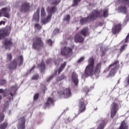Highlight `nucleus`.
Masks as SVG:
<instances>
[{"label": "nucleus", "mask_w": 129, "mask_h": 129, "mask_svg": "<svg viewBox=\"0 0 129 129\" xmlns=\"http://www.w3.org/2000/svg\"><path fill=\"white\" fill-rule=\"evenodd\" d=\"M10 12H11V9L9 8H3L2 9V11H0V17L3 15V17L10 19L11 18V15L9 13Z\"/></svg>", "instance_id": "nucleus-13"}, {"label": "nucleus", "mask_w": 129, "mask_h": 129, "mask_svg": "<svg viewBox=\"0 0 129 129\" xmlns=\"http://www.w3.org/2000/svg\"><path fill=\"white\" fill-rule=\"evenodd\" d=\"M40 9L38 8L37 10L36 11V12L33 14V19H32V21L33 22H35L36 23H38L40 21Z\"/></svg>", "instance_id": "nucleus-17"}, {"label": "nucleus", "mask_w": 129, "mask_h": 129, "mask_svg": "<svg viewBox=\"0 0 129 129\" xmlns=\"http://www.w3.org/2000/svg\"><path fill=\"white\" fill-rule=\"evenodd\" d=\"M65 79V76H64V75H61L60 77L57 78V82H59L62 80H64Z\"/></svg>", "instance_id": "nucleus-32"}, {"label": "nucleus", "mask_w": 129, "mask_h": 129, "mask_svg": "<svg viewBox=\"0 0 129 129\" xmlns=\"http://www.w3.org/2000/svg\"><path fill=\"white\" fill-rule=\"evenodd\" d=\"M6 84V80H2L0 81L1 86H4Z\"/></svg>", "instance_id": "nucleus-37"}, {"label": "nucleus", "mask_w": 129, "mask_h": 129, "mask_svg": "<svg viewBox=\"0 0 129 129\" xmlns=\"http://www.w3.org/2000/svg\"><path fill=\"white\" fill-rule=\"evenodd\" d=\"M125 46H126V45H123L120 48V53H122L123 50L125 49Z\"/></svg>", "instance_id": "nucleus-34"}, {"label": "nucleus", "mask_w": 129, "mask_h": 129, "mask_svg": "<svg viewBox=\"0 0 129 129\" xmlns=\"http://www.w3.org/2000/svg\"><path fill=\"white\" fill-rule=\"evenodd\" d=\"M2 100V95H0V103H1V100Z\"/></svg>", "instance_id": "nucleus-55"}, {"label": "nucleus", "mask_w": 129, "mask_h": 129, "mask_svg": "<svg viewBox=\"0 0 129 129\" xmlns=\"http://www.w3.org/2000/svg\"><path fill=\"white\" fill-rule=\"evenodd\" d=\"M13 44L12 39L11 38H5L3 40V45L5 46L6 49L11 50V47Z\"/></svg>", "instance_id": "nucleus-12"}, {"label": "nucleus", "mask_w": 129, "mask_h": 129, "mask_svg": "<svg viewBox=\"0 0 129 129\" xmlns=\"http://www.w3.org/2000/svg\"><path fill=\"white\" fill-rule=\"evenodd\" d=\"M101 62H99L96 64V67H94V58L92 57L89 58V59H88V65L85 68L83 77L88 78V77H92L93 75L99 74L101 69Z\"/></svg>", "instance_id": "nucleus-1"}, {"label": "nucleus", "mask_w": 129, "mask_h": 129, "mask_svg": "<svg viewBox=\"0 0 129 129\" xmlns=\"http://www.w3.org/2000/svg\"><path fill=\"white\" fill-rule=\"evenodd\" d=\"M34 68H35V66H33V68L30 70V73L34 70Z\"/></svg>", "instance_id": "nucleus-49"}, {"label": "nucleus", "mask_w": 129, "mask_h": 129, "mask_svg": "<svg viewBox=\"0 0 129 129\" xmlns=\"http://www.w3.org/2000/svg\"><path fill=\"white\" fill-rule=\"evenodd\" d=\"M5 37H3L2 36V35L0 34V40L2 39V38H5Z\"/></svg>", "instance_id": "nucleus-50"}, {"label": "nucleus", "mask_w": 129, "mask_h": 129, "mask_svg": "<svg viewBox=\"0 0 129 129\" xmlns=\"http://www.w3.org/2000/svg\"><path fill=\"white\" fill-rule=\"evenodd\" d=\"M107 124V121L106 120H102L99 123V126L97 129H104Z\"/></svg>", "instance_id": "nucleus-22"}, {"label": "nucleus", "mask_w": 129, "mask_h": 129, "mask_svg": "<svg viewBox=\"0 0 129 129\" xmlns=\"http://www.w3.org/2000/svg\"><path fill=\"white\" fill-rule=\"evenodd\" d=\"M17 128L18 129H26V119L25 117L19 118Z\"/></svg>", "instance_id": "nucleus-14"}, {"label": "nucleus", "mask_w": 129, "mask_h": 129, "mask_svg": "<svg viewBox=\"0 0 129 129\" xmlns=\"http://www.w3.org/2000/svg\"><path fill=\"white\" fill-rule=\"evenodd\" d=\"M77 29H78V28H77Z\"/></svg>", "instance_id": "nucleus-59"}, {"label": "nucleus", "mask_w": 129, "mask_h": 129, "mask_svg": "<svg viewBox=\"0 0 129 129\" xmlns=\"http://www.w3.org/2000/svg\"><path fill=\"white\" fill-rule=\"evenodd\" d=\"M24 61L22 55L17 56V59L15 58L12 62L10 64L9 67V69L10 70H14L17 69V66L20 67L23 64V62Z\"/></svg>", "instance_id": "nucleus-6"}, {"label": "nucleus", "mask_w": 129, "mask_h": 129, "mask_svg": "<svg viewBox=\"0 0 129 129\" xmlns=\"http://www.w3.org/2000/svg\"><path fill=\"white\" fill-rule=\"evenodd\" d=\"M12 59V56L11 53H7V60L8 61H11Z\"/></svg>", "instance_id": "nucleus-35"}, {"label": "nucleus", "mask_w": 129, "mask_h": 129, "mask_svg": "<svg viewBox=\"0 0 129 129\" xmlns=\"http://www.w3.org/2000/svg\"><path fill=\"white\" fill-rule=\"evenodd\" d=\"M38 98H39V94H36L34 95V96L33 97V99L34 100H37Z\"/></svg>", "instance_id": "nucleus-39"}, {"label": "nucleus", "mask_w": 129, "mask_h": 129, "mask_svg": "<svg viewBox=\"0 0 129 129\" xmlns=\"http://www.w3.org/2000/svg\"><path fill=\"white\" fill-rule=\"evenodd\" d=\"M34 28L39 30L42 29V26H41L39 24H34Z\"/></svg>", "instance_id": "nucleus-31"}, {"label": "nucleus", "mask_w": 129, "mask_h": 129, "mask_svg": "<svg viewBox=\"0 0 129 129\" xmlns=\"http://www.w3.org/2000/svg\"><path fill=\"white\" fill-rule=\"evenodd\" d=\"M118 10L122 13L126 14V10L127 8L125 6H121L119 8H118Z\"/></svg>", "instance_id": "nucleus-25"}, {"label": "nucleus", "mask_w": 129, "mask_h": 129, "mask_svg": "<svg viewBox=\"0 0 129 129\" xmlns=\"http://www.w3.org/2000/svg\"><path fill=\"white\" fill-rule=\"evenodd\" d=\"M70 20V15H67L66 17H64V21L69 22Z\"/></svg>", "instance_id": "nucleus-33"}, {"label": "nucleus", "mask_w": 129, "mask_h": 129, "mask_svg": "<svg viewBox=\"0 0 129 129\" xmlns=\"http://www.w3.org/2000/svg\"><path fill=\"white\" fill-rule=\"evenodd\" d=\"M11 97H10L9 100L11 101Z\"/></svg>", "instance_id": "nucleus-58"}, {"label": "nucleus", "mask_w": 129, "mask_h": 129, "mask_svg": "<svg viewBox=\"0 0 129 129\" xmlns=\"http://www.w3.org/2000/svg\"><path fill=\"white\" fill-rule=\"evenodd\" d=\"M46 16L45 9L43 7L41 8V17L43 18Z\"/></svg>", "instance_id": "nucleus-29"}, {"label": "nucleus", "mask_w": 129, "mask_h": 129, "mask_svg": "<svg viewBox=\"0 0 129 129\" xmlns=\"http://www.w3.org/2000/svg\"><path fill=\"white\" fill-rule=\"evenodd\" d=\"M6 91V89L4 90L3 89H0V94L1 93H5Z\"/></svg>", "instance_id": "nucleus-46"}, {"label": "nucleus", "mask_w": 129, "mask_h": 129, "mask_svg": "<svg viewBox=\"0 0 129 129\" xmlns=\"http://www.w3.org/2000/svg\"><path fill=\"white\" fill-rule=\"evenodd\" d=\"M72 82L75 83V85H78V75L75 72L72 73Z\"/></svg>", "instance_id": "nucleus-19"}, {"label": "nucleus", "mask_w": 129, "mask_h": 129, "mask_svg": "<svg viewBox=\"0 0 129 129\" xmlns=\"http://www.w3.org/2000/svg\"><path fill=\"white\" fill-rule=\"evenodd\" d=\"M46 11L48 13V16H52L55 13L57 12V7L56 6H49L46 9Z\"/></svg>", "instance_id": "nucleus-15"}, {"label": "nucleus", "mask_w": 129, "mask_h": 129, "mask_svg": "<svg viewBox=\"0 0 129 129\" xmlns=\"http://www.w3.org/2000/svg\"><path fill=\"white\" fill-rule=\"evenodd\" d=\"M0 35L3 37H7L10 35V33L7 28H2L0 29Z\"/></svg>", "instance_id": "nucleus-18"}, {"label": "nucleus", "mask_w": 129, "mask_h": 129, "mask_svg": "<svg viewBox=\"0 0 129 129\" xmlns=\"http://www.w3.org/2000/svg\"><path fill=\"white\" fill-rule=\"evenodd\" d=\"M128 42H129V33L128 34L127 36H126L125 41V43H128Z\"/></svg>", "instance_id": "nucleus-43"}, {"label": "nucleus", "mask_w": 129, "mask_h": 129, "mask_svg": "<svg viewBox=\"0 0 129 129\" xmlns=\"http://www.w3.org/2000/svg\"><path fill=\"white\" fill-rule=\"evenodd\" d=\"M5 117L4 113L0 112V123L4 121Z\"/></svg>", "instance_id": "nucleus-30"}, {"label": "nucleus", "mask_w": 129, "mask_h": 129, "mask_svg": "<svg viewBox=\"0 0 129 129\" xmlns=\"http://www.w3.org/2000/svg\"><path fill=\"white\" fill-rule=\"evenodd\" d=\"M78 2L80 1H74V3L73 4V7H76V6L78 5Z\"/></svg>", "instance_id": "nucleus-41"}, {"label": "nucleus", "mask_w": 129, "mask_h": 129, "mask_svg": "<svg viewBox=\"0 0 129 129\" xmlns=\"http://www.w3.org/2000/svg\"><path fill=\"white\" fill-rule=\"evenodd\" d=\"M122 29V24L119 23L115 24L113 28H112V33L114 34H118Z\"/></svg>", "instance_id": "nucleus-16"}, {"label": "nucleus", "mask_w": 129, "mask_h": 129, "mask_svg": "<svg viewBox=\"0 0 129 129\" xmlns=\"http://www.w3.org/2000/svg\"><path fill=\"white\" fill-rule=\"evenodd\" d=\"M119 108H118V104L113 102L112 104H111V108H110V117L111 118H114V117L115 116L117 112L118 111Z\"/></svg>", "instance_id": "nucleus-9"}, {"label": "nucleus", "mask_w": 129, "mask_h": 129, "mask_svg": "<svg viewBox=\"0 0 129 129\" xmlns=\"http://www.w3.org/2000/svg\"><path fill=\"white\" fill-rule=\"evenodd\" d=\"M84 92H86V95H87V94L90 91V90L88 88H85V89H84Z\"/></svg>", "instance_id": "nucleus-45"}, {"label": "nucleus", "mask_w": 129, "mask_h": 129, "mask_svg": "<svg viewBox=\"0 0 129 129\" xmlns=\"http://www.w3.org/2000/svg\"><path fill=\"white\" fill-rule=\"evenodd\" d=\"M57 94L61 97L66 99H68L72 96V93L70 88H67L64 91H59L57 92Z\"/></svg>", "instance_id": "nucleus-8"}, {"label": "nucleus", "mask_w": 129, "mask_h": 129, "mask_svg": "<svg viewBox=\"0 0 129 129\" xmlns=\"http://www.w3.org/2000/svg\"><path fill=\"white\" fill-rule=\"evenodd\" d=\"M52 16V15H48V16H47V17H46L45 18L43 19H41V23H42V24L43 25H45L46 24L50 22V20L51 19Z\"/></svg>", "instance_id": "nucleus-20"}, {"label": "nucleus", "mask_w": 129, "mask_h": 129, "mask_svg": "<svg viewBox=\"0 0 129 129\" xmlns=\"http://www.w3.org/2000/svg\"><path fill=\"white\" fill-rule=\"evenodd\" d=\"M8 96V94L7 93H3V97H6Z\"/></svg>", "instance_id": "nucleus-48"}, {"label": "nucleus", "mask_w": 129, "mask_h": 129, "mask_svg": "<svg viewBox=\"0 0 129 129\" xmlns=\"http://www.w3.org/2000/svg\"><path fill=\"white\" fill-rule=\"evenodd\" d=\"M108 16V9H104L103 10V17H104V18H107Z\"/></svg>", "instance_id": "nucleus-28"}, {"label": "nucleus", "mask_w": 129, "mask_h": 129, "mask_svg": "<svg viewBox=\"0 0 129 129\" xmlns=\"http://www.w3.org/2000/svg\"><path fill=\"white\" fill-rule=\"evenodd\" d=\"M31 7L30 3L24 2L20 7V12L25 13H27L30 11Z\"/></svg>", "instance_id": "nucleus-11"}, {"label": "nucleus", "mask_w": 129, "mask_h": 129, "mask_svg": "<svg viewBox=\"0 0 129 129\" xmlns=\"http://www.w3.org/2000/svg\"><path fill=\"white\" fill-rule=\"evenodd\" d=\"M105 53L104 52L102 53V56L104 55Z\"/></svg>", "instance_id": "nucleus-57"}, {"label": "nucleus", "mask_w": 129, "mask_h": 129, "mask_svg": "<svg viewBox=\"0 0 129 129\" xmlns=\"http://www.w3.org/2000/svg\"><path fill=\"white\" fill-rule=\"evenodd\" d=\"M60 53L62 56L69 57L73 54V49L71 47H64V48L61 49Z\"/></svg>", "instance_id": "nucleus-10"}, {"label": "nucleus", "mask_w": 129, "mask_h": 129, "mask_svg": "<svg viewBox=\"0 0 129 129\" xmlns=\"http://www.w3.org/2000/svg\"><path fill=\"white\" fill-rule=\"evenodd\" d=\"M88 104L87 99L82 98L80 99L78 102V114L75 116L74 118H76L79 114L84 113L86 110V106Z\"/></svg>", "instance_id": "nucleus-5"}, {"label": "nucleus", "mask_w": 129, "mask_h": 129, "mask_svg": "<svg viewBox=\"0 0 129 129\" xmlns=\"http://www.w3.org/2000/svg\"><path fill=\"white\" fill-rule=\"evenodd\" d=\"M5 105L9 106V101L6 102V103H5Z\"/></svg>", "instance_id": "nucleus-51"}, {"label": "nucleus", "mask_w": 129, "mask_h": 129, "mask_svg": "<svg viewBox=\"0 0 129 129\" xmlns=\"http://www.w3.org/2000/svg\"><path fill=\"white\" fill-rule=\"evenodd\" d=\"M84 57L82 56V57H80V58H79V59H78V60H77V63H80L83 61H84Z\"/></svg>", "instance_id": "nucleus-36"}, {"label": "nucleus", "mask_w": 129, "mask_h": 129, "mask_svg": "<svg viewBox=\"0 0 129 129\" xmlns=\"http://www.w3.org/2000/svg\"><path fill=\"white\" fill-rule=\"evenodd\" d=\"M47 43H48V44H49V46H52L53 42L51 39H49V40H47Z\"/></svg>", "instance_id": "nucleus-38"}, {"label": "nucleus", "mask_w": 129, "mask_h": 129, "mask_svg": "<svg viewBox=\"0 0 129 129\" xmlns=\"http://www.w3.org/2000/svg\"><path fill=\"white\" fill-rule=\"evenodd\" d=\"M66 66V62H64L63 63L61 64L60 67H59V69H58V75L60 74V73L64 70Z\"/></svg>", "instance_id": "nucleus-24"}, {"label": "nucleus", "mask_w": 129, "mask_h": 129, "mask_svg": "<svg viewBox=\"0 0 129 129\" xmlns=\"http://www.w3.org/2000/svg\"><path fill=\"white\" fill-rule=\"evenodd\" d=\"M54 103V100L50 97L48 98V100H47V102L45 103V106L46 107L50 106V105H53Z\"/></svg>", "instance_id": "nucleus-23"}, {"label": "nucleus", "mask_w": 129, "mask_h": 129, "mask_svg": "<svg viewBox=\"0 0 129 129\" xmlns=\"http://www.w3.org/2000/svg\"><path fill=\"white\" fill-rule=\"evenodd\" d=\"M60 2V1H54L52 2L51 5H55V6L57 5H58V4Z\"/></svg>", "instance_id": "nucleus-40"}, {"label": "nucleus", "mask_w": 129, "mask_h": 129, "mask_svg": "<svg viewBox=\"0 0 129 129\" xmlns=\"http://www.w3.org/2000/svg\"><path fill=\"white\" fill-rule=\"evenodd\" d=\"M53 77H54V76H49V78H48L47 79V82H50V81L51 80Z\"/></svg>", "instance_id": "nucleus-44"}, {"label": "nucleus", "mask_w": 129, "mask_h": 129, "mask_svg": "<svg viewBox=\"0 0 129 129\" xmlns=\"http://www.w3.org/2000/svg\"><path fill=\"white\" fill-rule=\"evenodd\" d=\"M10 96H13V94H12V93H11V92H10Z\"/></svg>", "instance_id": "nucleus-54"}, {"label": "nucleus", "mask_w": 129, "mask_h": 129, "mask_svg": "<svg viewBox=\"0 0 129 129\" xmlns=\"http://www.w3.org/2000/svg\"><path fill=\"white\" fill-rule=\"evenodd\" d=\"M58 29H55V30L54 31V32H58Z\"/></svg>", "instance_id": "nucleus-53"}, {"label": "nucleus", "mask_w": 129, "mask_h": 129, "mask_svg": "<svg viewBox=\"0 0 129 129\" xmlns=\"http://www.w3.org/2000/svg\"><path fill=\"white\" fill-rule=\"evenodd\" d=\"M2 25H5V21H1L0 22V26H1Z\"/></svg>", "instance_id": "nucleus-47"}, {"label": "nucleus", "mask_w": 129, "mask_h": 129, "mask_svg": "<svg viewBox=\"0 0 129 129\" xmlns=\"http://www.w3.org/2000/svg\"><path fill=\"white\" fill-rule=\"evenodd\" d=\"M38 68H39V69L41 71V73L45 70L46 65L45 63H44V61L43 60H42L40 63L38 64L37 66Z\"/></svg>", "instance_id": "nucleus-21"}, {"label": "nucleus", "mask_w": 129, "mask_h": 129, "mask_svg": "<svg viewBox=\"0 0 129 129\" xmlns=\"http://www.w3.org/2000/svg\"><path fill=\"white\" fill-rule=\"evenodd\" d=\"M90 33H89V28L88 27H85L84 29H82L81 31L76 33L74 40L76 43H82L84 41V38L86 36H89ZM83 35L84 37L82 36Z\"/></svg>", "instance_id": "nucleus-3"}, {"label": "nucleus", "mask_w": 129, "mask_h": 129, "mask_svg": "<svg viewBox=\"0 0 129 129\" xmlns=\"http://www.w3.org/2000/svg\"><path fill=\"white\" fill-rule=\"evenodd\" d=\"M119 66L120 65L119 64V61L118 60H115L114 62L111 63L110 65L108 66V68L110 69L111 67H113V68L111 69L109 74L107 76V78L109 77H114L116 73V71L119 69Z\"/></svg>", "instance_id": "nucleus-7"}, {"label": "nucleus", "mask_w": 129, "mask_h": 129, "mask_svg": "<svg viewBox=\"0 0 129 129\" xmlns=\"http://www.w3.org/2000/svg\"><path fill=\"white\" fill-rule=\"evenodd\" d=\"M38 75H34L33 76V77L32 78V79H33V80H37L38 78Z\"/></svg>", "instance_id": "nucleus-42"}, {"label": "nucleus", "mask_w": 129, "mask_h": 129, "mask_svg": "<svg viewBox=\"0 0 129 129\" xmlns=\"http://www.w3.org/2000/svg\"><path fill=\"white\" fill-rule=\"evenodd\" d=\"M119 129H128V125H127L124 121H122L121 125L119 127Z\"/></svg>", "instance_id": "nucleus-26"}, {"label": "nucleus", "mask_w": 129, "mask_h": 129, "mask_svg": "<svg viewBox=\"0 0 129 129\" xmlns=\"http://www.w3.org/2000/svg\"><path fill=\"white\" fill-rule=\"evenodd\" d=\"M123 2H124V3H127L129 1H123Z\"/></svg>", "instance_id": "nucleus-56"}, {"label": "nucleus", "mask_w": 129, "mask_h": 129, "mask_svg": "<svg viewBox=\"0 0 129 129\" xmlns=\"http://www.w3.org/2000/svg\"><path fill=\"white\" fill-rule=\"evenodd\" d=\"M102 17L101 14V12L97 10L92 11V12L90 13L87 17L81 19L80 20V24L82 25H84L86 24L93 22L96 19L100 18Z\"/></svg>", "instance_id": "nucleus-2"}, {"label": "nucleus", "mask_w": 129, "mask_h": 129, "mask_svg": "<svg viewBox=\"0 0 129 129\" xmlns=\"http://www.w3.org/2000/svg\"><path fill=\"white\" fill-rule=\"evenodd\" d=\"M33 45L32 48L37 51H40L42 48H44V43L42 40V38L38 36L33 37L32 39Z\"/></svg>", "instance_id": "nucleus-4"}, {"label": "nucleus", "mask_w": 129, "mask_h": 129, "mask_svg": "<svg viewBox=\"0 0 129 129\" xmlns=\"http://www.w3.org/2000/svg\"><path fill=\"white\" fill-rule=\"evenodd\" d=\"M9 124L7 122H4L0 125V129H7Z\"/></svg>", "instance_id": "nucleus-27"}, {"label": "nucleus", "mask_w": 129, "mask_h": 129, "mask_svg": "<svg viewBox=\"0 0 129 129\" xmlns=\"http://www.w3.org/2000/svg\"><path fill=\"white\" fill-rule=\"evenodd\" d=\"M127 83H128V84L129 85V77L127 79Z\"/></svg>", "instance_id": "nucleus-52"}]
</instances>
